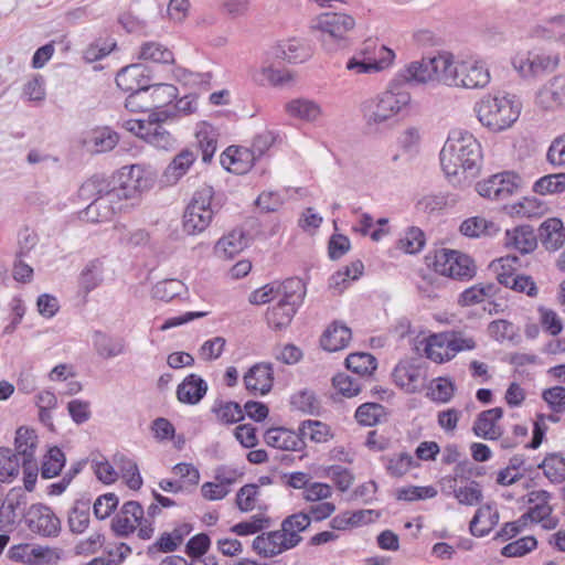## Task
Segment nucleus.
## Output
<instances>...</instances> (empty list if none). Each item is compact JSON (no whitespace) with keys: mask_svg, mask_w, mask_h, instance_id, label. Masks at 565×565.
I'll list each match as a JSON object with an SVG mask.
<instances>
[{"mask_svg":"<svg viewBox=\"0 0 565 565\" xmlns=\"http://www.w3.org/2000/svg\"><path fill=\"white\" fill-rule=\"evenodd\" d=\"M481 159V145L468 131L450 135L440 151V166L447 177L477 170Z\"/></svg>","mask_w":565,"mask_h":565,"instance_id":"1","label":"nucleus"},{"mask_svg":"<svg viewBox=\"0 0 565 565\" xmlns=\"http://www.w3.org/2000/svg\"><path fill=\"white\" fill-rule=\"evenodd\" d=\"M522 102L513 94L498 93L483 96L475 106L479 122L491 132L512 128L522 113Z\"/></svg>","mask_w":565,"mask_h":565,"instance_id":"2","label":"nucleus"},{"mask_svg":"<svg viewBox=\"0 0 565 565\" xmlns=\"http://www.w3.org/2000/svg\"><path fill=\"white\" fill-rule=\"evenodd\" d=\"M478 347L477 340L462 330H445L429 333L419 341L418 350L435 364L452 361L461 352H470Z\"/></svg>","mask_w":565,"mask_h":565,"instance_id":"3","label":"nucleus"},{"mask_svg":"<svg viewBox=\"0 0 565 565\" xmlns=\"http://www.w3.org/2000/svg\"><path fill=\"white\" fill-rule=\"evenodd\" d=\"M424 260L429 270L454 280L466 281L476 275L475 260L457 249L438 248L429 252Z\"/></svg>","mask_w":565,"mask_h":565,"instance_id":"4","label":"nucleus"},{"mask_svg":"<svg viewBox=\"0 0 565 565\" xmlns=\"http://www.w3.org/2000/svg\"><path fill=\"white\" fill-rule=\"evenodd\" d=\"M153 183V173L142 164L121 167L107 184L106 191L114 201L121 205V201L138 198Z\"/></svg>","mask_w":565,"mask_h":565,"instance_id":"5","label":"nucleus"},{"mask_svg":"<svg viewBox=\"0 0 565 565\" xmlns=\"http://www.w3.org/2000/svg\"><path fill=\"white\" fill-rule=\"evenodd\" d=\"M450 66V54L439 53L433 57H423L406 64L397 74V78L408 84L443 83L447 68Z\"/></svg>","mask_w":565,"mask_h":565,"instance_id":"6","label":"nucleus"},{"mask_svg":"<svg viewBox=\"0 0 565 565\" xmlns=\"http://www.w3.org/2000/svg\"><path fill=\"white\" fill-rule=\"evenodd\" d=\"M214 190L204 184L194 193L183 214V231L189 235H198L204 232L213 220L212 201Z\"/></svg>","mask_w":565,"mask_h":565,"instance_id":"7","label":"nucleus"},{"mask_svg":"<svg viewBox=\"0 0 565 565\" xmlns=\"http://www.w3.org/2000/svg\"><path fill=\"white\" fill-rule=\"evenodd\" d=\"M111 530L121 537H127L137 531L140 540H150L154 533V522L145 516L143 508L139 502L128 501L113 519Z\"/></svg>","mask_w":565,"mask_h":565,"instance_id":"8","label":"nucleus"},{"mask_svg":"<svg viewBox=\"0 0 565 565\" xmlns=\"http://www.w3.org/2000/svg\"><path fill=\"white\" fill-rule=\"evenodd\" d=\"M490 78V72L483 62L468 58L455 63L450 54V66L444 77V84L469 89L483 88L489 84Z\"/></svg>","mask_w":565,"mask_h":565,"instance_id":"9","label":"nucleus"},{"mask_svg":"<svg viewBox=\"0 0 565 565\" xmlns=\"http://www.w3.org/2000/svg\"><path fill=\"white\" fill-rule=\"evenodd\" d=\"M412 100L411 93L398 84H391L366 105L369 119L373 122H383L399 114Z\"/></svg>","mask_w":565,"mask_h":565,"instance_id":"10","label":"nucleus"},{"mask_svg":"<svg viewBox=\"0 0 565 565\" xmlns=\"http://www.w3.org/2000/svg\"><path fill=\"white\" fill-rule=\"evenodd\" d=\"M361 60L352 57L347 63V68L356 74L380 72L388 68L395 61V53L392 49L380 44L377 40L367 39L361 49Z\"/></svg>","mask_w":565,"mask_h":565,"instance_id":"11","label":"nucleus"},{"mask_svg":"<svg viewBox=\"0 0 565 565\" xmlns=\"http://www.w3.org/2000/svg\"><path fill=\"white\" fill-rule=\"evenodd\" d=\"M157 114H150L145 119H128L122 122V128L156 148L168 149L174 142L173 136L162 126L169 119H160Z\"/></svg>","mask_w":565,"mask_h":565,"instance_id":"12","label":"nucleus"},{"mask_svg":"<svg viewBox=\"0 0 565 565\" xmlns=\"http://www.w3.org/2000/svg\"><path fill=\"white\" fill-rule=\"evenodd\" d=\"M522 188V178L514 171H503L476 183V191L482 198L502 201L516 194Z\"/></svg>","mask_w":565,"mask_h":565,"instance_id":"13","label":"nucleus"},{"mask_svg":"<svg viewBox=\"0 0 565 565\" xmlns=\"http://www.w3.org/2000/svg\"><path fill=\"white\" fill-rule=\"evenodd\" d=\"M354 19L342 12H323L318 15L312 28L321 33L327 44H339L347 39V34L354 28Z\"/></svg>","mask_w":565,"mask_h":565,"instance_id":"14","label":"nucleus"},{"mask_svg":"<svg viewBox=\"0 0 565 565\" xmlns=\"http://www.w3.org/2000/svg\"><path fill=\"white\" fill-rule=\"evenodd\" d=\"M551 493L546 490H535L529 493V509L521 515V522L526 524H540L544 530L551 531L557 527L559 520L553 515L550 504Z\"/></svg>","mask_w":565,"mask_h":565,"instance_id":"15","label":"nucleus"},{"mask_svg":"<svg viewBox=\"0 0 565 565\" xmlns=\"http://www.w3.org/2000/svg\"><path fill=\"white\" fill-rule=\"evenodd\" d=\"M512 63L523 77H536L556 70L559 64V57L557 54L529 52L526 54H518Z\"/></svg>","mask_w":565,"mask_h":565,"instance_id":"16","label":"nucleus"},{"mask_svg":"<svg viewBox=\"0 0 565 565\" xmlns=\"http://www.w3.org/2000/svg\"><path fill=\"white\" fill-rule=\"evenodd\" d=\"M299 299L298 289H294L288 296L269 306L265 315L268 327L275 331L288 328L297 312Z\"/></svg>","mask_w":565,"mask_h":565,"instance_id":"17","label":"nucleus"},{"mask_svg":"<svg viewBox=\"0 0 565 565\" xmlns=\"http://www.w3.org/2000/svg\"><path fill=\"white\" fill-rule=\"evenodd\" d=\"M25 522L30 531L45 537L57 536L61 531L60 519L44 504H32L25 514Z\"/></svg>","mask_w":565,"mask_h":565,"instance_id":"18","label":"nucleus"},{"mask_svg":"<svg viewBox=\"0 0 565 565\" xmlns=\"http://www.w3.org/2000/svg\"><path fill=\"white\" fill-rule=\"evenodd\" d=\"M244 385L253 395H265L274 384V370L269 363H256L244 375Z\"/></svg>","mask_w":565,"mask_h":565,"instance_id":"19","label":"nucleus"},{"mask_svg":"<svg viewBox=\"0 0 565 565\" xmlns=\"http://www.w3.org/2000/svg\"><path fill=\"white\" fill-rule=\"evenodd\" d=\"M504 247L522 255L533 253L537 247V236L534 228L530 225H519L507 230Z\"/></svg>","mask_w":565,"mask_h":565,"instance_id":"20","label":"nucleus"},{"mask_svg":"<svg viewBox=\"0 0 565 565\" xmlns=\"http://www.w3.org/2000/svg\"><path fill=\"white\" fill-rule=\"evenodd\" d=\"M503 416L501 407L482 411L476 418L472 431L482 439L498 440L502 436L500 420Z\"/></svg>","mask_w":565,"mask_h":565,"instance_id":"21","label":"nucleus"},{"mask_svg":"<svg viewBox=\"0 0 565 565\" xmlns=\"http://www.w3.org/2000/svg\"><path fill=\"white\" fill-rule=\"evenodd\" d=\"M252 546L255 553L263 557H274L294 548L280 529L257 535Z\"/></svg>","mask_w":565,"mask_h":565,"instance_id":"22","label":"nucleus"},{"mask_svg":"<svg viewBox=\"0 0 565 565\" xmlns=\"http://www.w3.org/2000/svg\"><path fill=\"white\" fill-rule=\"evenodd\" d=\"M99 195L84 211L83 218L87 222L99 223L108 221L116 211H121L122 205H118L109 195L106 189L98 190Z\"/></svg>","mask_w":565,"mask_h":565,"instance_id":"23","label":"nucleus"},{"mask_svg":"<svg viewBox=\"0 0 565 565\" xmlns=\"http://www.w3.org/2000/svg\"><path fill=\"white\" fill-rule=\"evenodd\" d=\"M265 443L276 449L287 451H301L306 447L300 431L286 427H271L264 435Z\"/></svg>","mask_w":565,"mask_h":565,"instance_id":"24","label":"nucleus"},{"mask_svg":"<svg viewBox=\"0 0 565 565\" xmlns=\"http://www.w3.org/2000/svg\"><path fill=\"white\" fill-rule=\"evenodd\" d=\"M221 164L235 174L247 173L254 166L255 156L252 150L241 146H230L221 154Z\"/></svg>","mask_w":565,"mask_h":565,"instance_id":"25","label":"nucleus"},{"mask_svg":"<svg viewBox=\"0 0 565 565\" xmlns=\"http://www.w3.org/2000/svg\"><path fill=\"white\" fill-rule=\"evenodd\" d=\"M192 531L193 526L188 522L175 524L171 531H164L159 535L149 546V553H171L177 551Z\"/></svg>","mask_w":565,"mask_h":565,"instance_id":"26","label":"nucleus"},{"mask_svg":"<svg viewBox=\"0 0 565 565\" xmlns=\"http://www.w3.org/2000/svg\"><path fill=\"white\" fill-rule=\"evenodd\" d=\"M393 379L396 385L409 393L419 391L424 384L422 367L408 360L401 361L394 367Z\"/></svg>","mask_w":565,"mask_h":565,"instance_id":"27","label":"nucleus"},{"mask_svg":"<svg viewBox=\"0 0 565 565\" xmlns=\"http://www.w3.org/2000/svg\"><path fill=\"white\" fill-rule=\"evenodd\" d=\"M371 510H344L330 519L329 527L340 535L371 522Z\"/></svg>","mask_w":565,"mask_h":565,"instance_id":"28","label":"nucleus"},{"mask_svg":"<svg viewBox=\"0 0 565 565\" xmlns=\"http://www.w3.org/2000/svg\"><path fill=\"white\" fill-rule=\"evenodd\" d=\"M294 289H299V281L295 279H287L282 282L274 281L255 290L250 295V302L255 305H264L270 301H278L279 298L288 296Z\"/></svg>","mask_w":565,"mask_h":565,"instance_id":"29","label":"nucleus"},{"mask_svg":"<svg viewBox=\"0 0 565 565\" xmlns=\"http://www.w3.org/2000/svg\"><path fill=\"white\" fill-rule=\"evenodd\" d=\"M147 86L151 106L150 114H158L169 109L179 96L178 87L170 83H148Z\"/></svg>","mask_w":565,"mask_h":565,"instance_id":"30","label":"nucleus"},{"mask_svg":"<svg viewBox=\"0 0 565 565\" xmlns=\"http://www.w3.org/2000/svg\"><path fill=\"white\" fill-rule=\"evenodd\" d=\"M540 237L545 249L556 252L565 244V226L561 218L548 217L540 226Z\"/></svg>","mask_w":565,"mask_h":565,"instance_id":"31","label":"nucleus"},{"mask_svg":"<svg viewBox=\"0 0 565 565\" xmlns=\"http://www.w3.org/2000/svg\"><path fill=\"white\" fill-rule=\"evenodd\" d=\"M207 384L198 374H190L178 385L177 397L183 404L195 405L206 394Z\"/></svg>","mask_w":565,"mask_h":565,"instance_id":"32","label":"nucleus"},{"mask_svg":"<svg viewBox=\"0 0 565 565\" xmlns=\"http://www.w3.org/2000/svg\"><path fill=\"white\" fill-rule=\"evenodd\" d=\"M352 339V332L343 323L332 322L323 332L320 339L321 347L329 352H337L345 349Z\"/></svg>","mask_w":565,"mask_h":565,"instance_id":"33","label":"nucleus"},{"mask_svg":"<svg viewBox=\"0 0 565 565\" xmlns=\"http://www.w3.org/2000/svg\"><path fill=\"white\" fill-rule=\"evenodd\" d=\"M498 510L490 504H483L477 509L472 520L470 521V533L477 537L486 536L498 524Z\"/></svg>","mask_w":565,"mask_h":565,"instance_id":"34","label":"nucleus"},{"mask_svg":"<svg viewBox=\"0 0 565 565\" xmlns=\"http://www.w3.org/2000/svg\"><path fill=\"white\" fill-rule=\"evenodd\" d=\"M547 211V204L536 196H523L519 201L507 206L509 215L520 218L541 217L546 214Z\"/></svg>","mask_w":565,"mask_h":565,"instance_id":"35","label":"nucleus"},{"mask_svg":"<svg viewBox=\"0 0 565 565\" xmlns=\"http://www.w3.org/2000/svg\"><path fill=\"white\" fill-rule=\"evenodd\" d=\"M235 503L242 512H252L256 509L265 510L267 508L260 487L256 483L243 486L236 493Z\"/></svg>","mask_w":565,"mask_h":565,"instance_id":"36","label":"nucleus"},{"mask_svg":"<svg viewBox=\"0 0 565 565\" xmlns=\"http://www.w3.org/2000/svg\"><path fill=\"white\" fill-rule=\"evenodd\" d=\"M565 102V75L554 76L537 94V103L553 108Z\"/></svg>","mask_w":565,"mask_h":565,"instance_id":"37","label":"nucleus"},{"mask_svg":"<svg viewBox=\"0 0 565 565\" xmlns=\"http://www.w3.org/2000/svg\"><path fill=\"white\" fill-rule=\"evenodd\" d=\"M553 484L565 482V457L559 451L547 452L537 466Z\"/></svg>","mask_w":565,"mask_h":565,"instance_id":"38","label":"nucleus"},{"mask_svg":"<svg viewBox=\"0 0 565 565\" xmlns=\"http://www.w3.org/2000/svg\"><path fill=\"white\" fill-rule=\"evenodd\" d=\"M14 447L17 455L22 457V465L34 460L38 448V435L34 429L20 427L15 431Z\"/></svg>","mask_w":565,"mask_h":565,"instance_id":"39","label":"nucleus"},{"mask_svg":"<svg viewBox=\"0 0 565 565\" xmlns=\"http://www.w3.org/2000/svg\"><path fill=\"white\" fill-rule=\"evenodd\" d=\"M148 82L149 79L145 75V70L137 64H131L121 68L116 75L117 86L127 93L143 87Z\"/></svg>","mask_w":565,"mask_h":565,"instance_id":"40","label":"nucleus"},{"mask_svg":"<svg viewBox=\"0 0 565 565\" xmlns=\"http://www.w3.org/2000/svg\"><path fill=\"white\" fill-rule=\"evenodd\" d=\"M299 431L303 443L326 444L334 437L331 426L317 419L301 422Z\"/></svg>","mask_w":565,"mask_h":565,"instance_id":"41","label":"nucleus"},{"mask_svg":"<svg viewBox=\"0 0 565 565\" xmlns=\"http://www.w3.org/2000/svg\"><path fill=\"white\" fill-rule=\"evenodd\" d=\"M310 524L311 522L309 514L305 512H298L287 516L281 522L280 530L286 535L288 543L292 544V547H295L302 540L300 533L306 531Z\"/></svg>","mask_w":565,"mask_h":565,"instance_id":"42","label":"nucleus"},{"mask_svg":"<svg viewBox=\"0 0 565 565\" xmlns=\"http://www.w3.org/2000/svg\"><path fill=\"white\" fill-rule=\"evenodd\" d=\"M217 131L215 127L206 121H201L196 126L195 138L198 146L202 151L203 161L207 162L214 156L217 149Z\"/></svg>","mask_w":565,"mask_h":565,"instance_id":"43","label":"nucleus"},{"mask_svg":"<svg viewBox=\"0 0 565 565\" xmlns=\"http://www.w3.org/2000/svg\"><path fill=\"white\" fill-rule=\"evenodd\" d=\"M459 231L466 237L478 238L497 234L499 227L491 220L482 216H471L460 224Z\"/></svg>","mask_w":565,"mask_h":565,"instance_id":"44","label":"nucleus"},{"mask_svg":"<svg viewBox=\"0 0 565 565\" xmlns=\"http://www.w3.org/2000/svg\"><path fill=\"white\" fill-rule=\"evenodd\" d=\"M138 58L148 63L173 64L174 54L172 50L159 42H145L141 44Z\"/></svg>","mask_w":565,"mask_h":565,"instance_id":"45","label":"nucleus"},{"mask_svg":"<svg viewBox=\"0 0 565 565\" xmlns=\"http://www.w3.org/2000/svg\"><path fill=\"white\" fill-rule=\"evenodd\" d=\"M23 556L28 565H56L61 561V551L50 546H24Z\"/></svg>","mask_w":565,"mask_h":565,"instance_id":"46","label":"nucleus"},{"mask_svg":"<svg viewBox=\"0 0 565 565\" xmlns=\"http://www.w3.org/2000/svg\"><path fill=\"white\" fill-rule=\"evenodd\" d=\"M196 160V156L191 150H182L170 162L164 171L168 182L175 183L184 177Z\"/></svg>","mask_w":565,"mask_h":565,"instance_id":"47","label":"nucleus"},{"mask_svg":"<svg viewBox=\"0 0 565 565\" xmlns=\"http://www.w3.org/2000/svg\"><path fill=\"white\" fill-rule=\"evenodd\" d=\"M245 247L244 234L241 231H232L221 237L215 245V254L220 258L232 259Z\"/></svg>","mask_w":565,"mask_h":565,"instance_id":"48","label":"nucleus"},{"mask_svg":"<svg viewBox=\"0 0 565 565\" xmlns=\"http://www.w3.org/2000/svg\"><path fill=\"white\" fill-rule=\"evenodd\" d=\"M211 412L217 422L225 425L238 423L244 418V412L241 405L233 401L215 399Z\"/></svg>","mask_w":565,"mask_h":565,"instance_id":"49","label":"nucleus"},{"mask_svg":"<svg viewBox=\"0 0 565 565\" xmlns=\"http://www.w3.org/2000/svg\"><path fill=\"white\" fill-rule=\"evenodd\" d=\"M114 461L127 487L135 491L139 490L142 478L137 463L124 455H116Z\"/></svg>","mask_w":565,"mask_h":565,"instance_id":"50","label":"nucleus"},{"mask_svg":"<svg viewBox=\"0 0 565 565\" xmlns=\"http://www.w3.org/2000/svg\"><path fill=\"white\" fill-rule=\"evenodd\" d=\"M497 288L493 284H477L466 288L458 297V305L461 307H470L483 302L486 299L493 297Z\"/></svg>","mask_w":565,"mask_h":565,"instance_id":"51","label":"nucleus"},{"mask_svg":"<svg viewBox=\"0 0 565 565\" xmlns=\"http://www.w3.org/2000/svg\"><path fill=\"white\" fill-rule=\"evenodd\" d=\"M532 191L542 196L565 193V172L551 173L539 178L533 183Z\"/></svg>","mask_w":565,"mask_h":565,"instance_id":"52","label":"nucleus"},{"mask_svg":"<svg viewBox=\"0 0 565 565\" xmlns=\"http://www.w3.org/2000/svg\"><path fill=\"white\" fill-rule=\"evenodd\" d=\"M286 111L295 118L313 121L322 115L319 104L309 99H294L286 105Z\"/></svg>","mask_w":565,"mask_h":565,"instance_id":"53","label":"nucleus"},{"mask_svg":"<svg viewBox=\"0 0 565 565\" xmlns=\"http://www.w3.org/2000/svg\"><path fill=\"white\" fill-rule=\"evenodd\" d=\"M198 109V98L195 95H184L183 97L179 96L172 103V106L169 109L158 113L156 116L160 119H170L173 120L180 116H188L194 114Z\"/></svg>","mask_w":565,"mask_h":565,"instance_id":"54","label":"nucleus"},{"mask_svg":"<svg viewBox=\"0 0 565 565\" xmlns=\"http://www.w3.org/2000/svg\"><path fill=\"white\" fill-rule=\"evenodd\" d=\"M20 468L18 455L8 447H0V482H12L18 477Z\"/></svg>","mask_w":565,"mask_h":565,"instance_id":"55","label":"nucleus"},{"mask_svg":"<svg viewBox=\"0 0 565 565\" xmlns=\"http://www.w3.org/2000/svg\"><path fill=\"white\" fill-rule=\"evenodd\" d=\"M345 365L354 374L367 376L376 370L377 363L371 353L354 352L348 355Z\"/></svg>","mask_w":565,"mask_h":565,"instance_id":"56","label":"nucleus"},{"mask_svg":"<svg viewBox=\"0 0 565 565\" xmlns=\"http://www.w3.org/2000/svg\"><path fill=\"white\" fill-rule=\"evenodd\" d=\"M354 417L360 425L375 426L386 417V411L379 403H364L356 408Z\"/></svg>","mask_w":565,"mask_h":565,"instance_id":"57","label":"nucleus"},{"mask_svg":"<svg viewBox=\"0 0 565 565\" xmlns=\"http://www.w3.org/2000/svg\"><path fill=\"white\" fill-rule=\"evenodd\" d=\"M454 497L463 505H477L482 499L481 484L476 480H467L465 484L454 489Z\"/></svg>","mask_w":565,"mask_h":565,"instance_id":"58","label":"nucleus"},{"mask_svg":"<svg viewBox=\"0 0 565 565\" xmlns=\"http://www.w3.org/2000/svg\"><path fill=\"white\" fill-rule=\"evenodd\" d=\"M102 282V263L98 259L90 260L78 276V285L84 294L97 288Z\"/></svg>","mask_w":565,"mask_h":565,"instance_id":"59","label":"nucleus"},{"mask_svg":"<svg viewBox=\"0 0 565 565\" xmlns=\"http://www.w3.org/2000/svg\"><path fill=\"white\" fill-rule=\"evenodd\" d=\"M322 476L329 478L340 492L348 491L355 480L350 469L339 465H331L323 468Z\"/></svg>","mask_w":565,"mask_h":565,"instance_id":"60","label":"nucleus"},{"mask_svg":"<svg viewBox=\"0 0 565 565\" xmlns=\"http://www.w3.org/2000/svg\"><path fill=\"white\" fill-rule=\"evenodd\" d=\"M525 461L522 457H513L509 465L497 472L495 481L500 486H511L524 477Z\"/></svg>","mask_w":565,"mask_h":565,"instance_id":"61","label":"nucleus"},{"mask_svg":"<svg viewBox=\"0 0 565 565\" xmlns=\"http://www.w3.org/2000/svg\"><path fill=\"white\" fill-rule=\"evenodd\" d=\"M387 218H379L374 222L369 214H362L356 230L362 235H369L373 241L377 242L388 234Z\"/></svg>","mask_w":565,"mask_h":565,"instance_id":"62","label":"nucleus"},{"mask_svg":"<svg viewBox=\"0 0 565 565\" xmlns=\"http://www.w3.org/2000/svg\"><path fill=\"white\" fill-rule=\"evenodd\" d=\"M65 465V456L58 447L49 449L43 458L41 476L44 479L56 477Z\"/></svg>","mask_w":565,"mask_h":565,"instance_id":"63","label":"nucleus"},{"mask_svg":"<svg viewBox=\"0 0 565 565\" xmlns=\"http://www.w3.org/2000/svg\"><path fill=\"white\" fill-rule=\"evenodd\" d=\"M488 335L498 342L513 341L518 337V328L505 319L491 321L487 327Z\"/></svg>","mask_w":565,"mask_h":565,"instance_id":"64","label":"nucleus"}]
</instances>
